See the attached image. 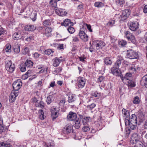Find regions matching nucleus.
<instances>
[{
    "mask_svg": "<svg viewBox=\"0 0 147 147\" xmlns=\"http://www.w3.org/2000/svg\"><path fill=\"white\" fill-rule=\"evenodd\" d=\"M65 102V99L61 100L59 103L55 102L54 106L51 109V116L53 120L58 116V112L60 108L64 106Z\"/></svg>",
    "mask_w": 147,
    "mask_h": 147,
    "instance_id": "1",
    "label": "nucleus"
},
{
    "mask_svg": "<svg viewBox=\"0 0 147 147\" xmlns=\"http://www.w3.org/2000/svg\"><path fill=\"white\" fill-rule=\"evenodd\" d=\"M126 125H128L132 129H134L136 128L137 124V118L134 114L132 115L130 117H127L125 120Z\"/></svg>",
    "mask_w": 147,
    "mask_h": 147,
    "instance_id": "2",
    "label": "nucleus"
},
{
    "mask_svg": "<svg viewBox=\"0 0 147 147\" xmlns=\"http://www.w3.org/2000/svg\"><path fill=\"white\" fill-rule=\"evenodd\" d=\"M5 65L6 69L8 71L11 73L14 71L15 68V65L14 64L12 63L11 61H6L5 62Z\"/></svg>",
    "mask_w": 147,
    "mask_h": 147,
    "instance_id": "3",
    "label": "nucleus"
},
{
    "mask_svg": "<svg viewBox=\"0 0 147 147\" xmlns=\"http://www.w3.org/2000/svg\"><path fill=\"white\" fill-rule=\"evenodd\" d=\"M22 85V83L20 80H17L13 84V87L15 91H18L21 88Z\"/></svg>",
    "mask_w": 147,
    "mask_h": 147,
    "instance_id": "4",
    "label": "nucleus"
},
{
    "mask_svg": "<svg viewBox=\"0 0 147 147\" xmlns=\"http://www.w3.org/2000/svg\"><path fill=\"white\" fill-rule=\"evenodd\" d=\"M128 25L130 29L132 31H136L138 28V24L136 22H130Z\"/></svg>",
    "mask_w": 147,
    "mask_h": 147,
    "instance_id": "5",
    "label": "nucleus"
},
{
    "mask_svg": "<svg viewBox=\"0 0 147 147\" xmlns=\"http://www.w3.org/2000/svg\"><path fill=\"white\" fill-rule=\"evenodd\" d=\"M130 14V13L128 9L123 10L122 15L119 17L120 21H123L125 20Z\"/></svg>",
    "mask_w": 147,
    "mask_h": 147,
    "instance_id": "6",
    "label": "nucleus"
},
{
    "mask_svg": "<svg viewBox=\"0 0 147 147\" xmlns=\"http://www.w3.org/2000/svg\"><path fill=\"white\" fill-rule=\"evenodd\" d=\"M18 94V92H16L15 90H12L9 97V102H14Z\"/></svg>",
    "mask_w": 147,
    "mask_h": 147,
    "instance_id": "7",
    "label": "nucleus"
},
{
    "mask_svg": "<svg viewBox=\"0 0 147 147\" xmlns=\"http://www.w3.org/2000/svg\"><path fill=\"white\" fill-rule=\"evenodd\" d=\"M139 140V137L137 134H133L131 137L130 140V142L131 144L132 145L134 144L136 142H137Z\"/></svg>",
    "mask_w": 147,
    "mask_h": 147,
    "instance_id": "8",
    "label": "nucleus"
},
{
    "mask_svg": "<svg viewBox=\"0 0 147 147\" xmlns=\"http://www.w3.org/2000/svg\"><path fill=\"white\" fill-rule=\"evenodd\" d=\"M94 43L96 46V49L98 50L100 49H102L105 45V43L101 40H97L94 42Z\"/></svg>",
    "mask_w": 147,
    "mask_h": 147,
    "instance_id": "9",
    "label": "nucleus"
},
{
    "mask_svg": "<svg viewBox=\"0 0 147 147\" xmlns=\"http://www.w3.org/2000/svg\"><path fill=\"white\" fill-rule=\"evenodd\" d=\"M79 36L80 38L84 42L88 40V36L83 31L80 30L79 32Z\"/></svg>",
    "mask_w": 147,
    "mask_h": 147,
    "instance_id": "10",
    "label": "nucleus"
},
{
    "mask_svg": "<svg viewBox=\"0 0 147 147\" xmlns=\"http://www.w3.org/2000/svg\"><path fill=\"white\" fill-rule=\"evenodd\" d=\"M78 86L80 88H83L85 85L86 80L84 78H79L78 79Z\"/></svg>",
    "mask_w": 147,
    "mask_h": 147,
    "instance_id": "11",
    "label": "nucleus"
},
{
    "mask_svg": "<svg viewBox=\"0 0 147 147\" xmlns=\"http://www.w3.org/2000/svg\"><path fill=\"white\" fill-rule=\"evenodd\" d=\"M28 34L26 33H24V36H22V37L21 36V34L20 32H16L14 33L13 35V38L15 40H18L19 38H24L25 37H26Z\"/></svg>",
    "mask_w": 147,
    "mask_h": 147,
    "instance_id": "12",
    "label": "nucleus"
},
{
    "mask_svg": "<svg viewBox=\"0 0 147 147\" xmlns=\"http://www.w3.org/2000/svg\"><path fill=\"white\" fill-rule=\"evenodd\" d=\"M73 130V126L71 124L66 125L63 129V132L65 134L70 133Z\"/></svg>",
    "mask_w": 147,
    "mask_h": 147,
    "instance_id": "13",
    "label": "nucleus"
},
{
    "mask_svg": "<svg viewBox=\"0 0 147 147\" xmlns=\"http://www.w3.org/2000/svg\"><path fill=\"white\" fill-rule=\"evenodd\" d=\"M118 67H115L112 68L111 69V73L114 75L116 76H120L121 77V72Z\"/></svg>",
    "mask_w": 147,
    "mask_h": 147,
    "instance_id": "14",
    "label": "nucleus"
},
{
    "mask_svg": "<svg viewBox=\"0 0 147 147\" xmlns=\"http://www.w3.org/2000/svg\"><path fill=\"white\" fill-rule=\"evenodd\" d=\"M61 57H60L59 59L57 57H56L55 59H53V65L55 67H56L59 66L60 63L61 61H64V59H61Z\"/></svg>",
    "mask_w": 147,
    "mask_h": 147,
    "instance_id": "15",
    "label": "nucleus"
},
{
    "mask_svg": "<svg viewBox=\"0 0 147 147\" xmlns=\"http://www.w3.org/2000/svg\"><path fill=\"white\" fill-rule=\"evenodd\" d=\"M55 11L59 15L62 16L66 15L67 13L65 9L61 8L56 9Z\"/></svg>",
    "mask_w": 147,
    "mask_h": 147,
    "instance_id": "16",
    "label": "nucleus"
},
{
    "mask_svg": "<svg viewBox=\"0 0 147 147\" xmlns=\"http://www.w3.org/2000/svg\"><path fill=\"white\" fill-rule=\"evenodd\" d=\"M77 115L76 113L70 112L67 116V119L69 121H73L76 119Z\"/></svg>",
    "mask_w": 147,
    "mask_h": 147,
    "instance_id": "17",
    "label": "nucleus"
},
{
    "mask_svg": "<svg viewBox=\"0 0 147 147\" xmlns=\"http://www.w3.org/2000/svg\"><path fill=\"white\" fill-rule=\"evenodd\" d=\"M45 32H44L43 36L44 37L46 36L47 37H48L51 36V32H52L51 29L49 27L45 29Z\"/></svg>",
    "mask_w": 147,
    "mask_h": 147,
    "instance_id": "18",
    "label": "nucleus"
},
{
    "mask_svg": "<svg viewBox=\"0 0 147 147\" xmlns=\"http://www.w3.org/2000/svg\"><path fill=\"white\" fill-rule=\"evenodd\" d=\"M132 76L131 74L130 73H127L126 74L125 76L123 77L121 76V79L122 81L124 83H127L126 81L129 79H131V77Z\"/></svg>",
    "mask_w": 147,
    "mask_h": 147,
    "instance_id": "19",
    "label": "nucleus"
},
{
    "mask_svg": "<svg viewBox=\"0 0 147 147\" xmlns=\"http://www.w3.org/2000/svg\"><path fill=\"white\" fill-rule=\"evenodd\" d=\"M61 24L62 25L65 26H71L73 25V23L71 22L70 20L68 19H65L64 21L63 22H62Z\"/></svg>",
    "mask_w": 147,
    "mask_h": 147,
    "instance_id": "20",
    "label": "nucleus"
},
{
    "mask_svg": "<svg viewBox=\"0 0 147 147\" xmlns=\"http://www.w3.org/2000/svg\"><path fill=\"white\" fill-rule=\"evenodd\" d=\"M36 27L34 25H27L25 26V30L29 31H32L35 30Z\"/></svg>",
    "mask_w": 147,
    "mask_h": 147,
    "instance_id": "21",
    "label": "nucleus"
},
{
    "mask_svg": "<svg viewBox=\"0 0 147 147\" xmlns=\"http://www.w3.org/2000/svg\"><path fill=\"white\" fill-rule=\"evenodd\" d=\"M91 121V118L89 117H84L82 119V121L84 125H86L88 123Z\"/></svg>",
    "mask_w": 147,
    "mask_h": 147,
    "instance_id": "22",
    "label": "nucleus"
},
{
    "mask_svg": "<svg viewBox=\"0 0 147 147\" xmlns=\"http://www.w3.org/2000/svg\"><path fill=\"white\" fill-rule=\"evenodd\" d=\"M11 45L9 43L7 44L5 47V49L3 50L4 52H6L7 54H9L11 52Z\"/></svg>",
    "mask_w": 147,
    "mask_h": 147,
    "instance_id": "23",
    "label": "nucleus"
},
{
    "mask_svg": "<svg viewBox=\"0 0 147 147\" xmlns=\"http://www.w3.org/2000/svg\"><path fill=\"white\" fill-rule=\"evenodd\" d=\"M117 60L115 63V67L119 68L121 63V60L122 59V58L121 56H119L117 57Z\"/></svg>",
    "mask_w": 147,
    "mask_h": 147,
    "instance_id": "24",
    "label": "nucleus"
},
{
    "mask_svg": "<svg viewBox=\"0 0 147 147\" xmlns=\"http://www.w3.org/2000/svg\"><path fill=\"white\" fill-rule=\"evenodd\" d=\"M34 101L36 102L35 105L36 107L42 108L44 107V104L43 102L40 101L39 102L38 101L36 100V99L35 98H33Z\"/></svg>",
    "mask_w": 147,
    "mask_h": 147,
    "instance_id": "25",
    "label": "nucleus"
},
{
    "mask_svg": "<svg viewBox=\"0 0 147 147\" xmlns=\"http://www.w3.org/2000/svg\"><path fill=\"white\" fill-rule=\"evenodd\" d=\"M127 55H138L140 54V53L136 52L131 49L127 50Z\"/></svg>",
    "mask_w": 147,
    "mask_h": 147,
    "instance_id": "26",
    "label": "nucleus"
},
{
    "mask_svg": "<svg viewBox=\"0 0 147 147\" xmlns=\"http://www.w3.org/2000/svg\"><path fill=\"white\" fill-rule=\"evenodd\" d=\"M11 144L10 142H5L0 143V147H10Z\"/></svg>",
    "mask_w": 147,
    "mask_h": 147,
    "instance_id": "27",
    "label": "nucleus"
},
{
    "mask_svg": "<svg viewBox=\"0 0 147 147\" xmlns=\"http://www.w3.org/2000/svg\"><path fill=\"white\" fill-rule=\"evenodd\" d=\"M141 83L147 87V74L143 77Z\"/></svg>",
    "mask_w": 147,
    "mask_h": 147,
    "instance_id": "28",
    "label": "nucleus"
},
{
    "mask_svg": "<svg viewBox=\"0 0 147 147\" xmlns=\"http://www.w3.org/2000/svg\"><path fill=\"white\" fill-rule=\"evenodd\" d=\"M25 65L27 67H30L33 66V62L30 60H27L25 62Z\"/></svg>",
    "mask_w": 147,
    "mask_h": 147,
    "instance_id": "29",
    "label": "nucleus"
},
{
    "mask_svg": "<svg viewBox=\"0 0 147 147\" xmlns=\"http://www.w3.org/2000/svg\"><path fill=\"white\" fill-rule=\"evenodd\" d=\"M115 2L118 6L120 7H122L125 2L124 0H115Z\"/></svg>",
    "mask_w": 147,
    "mask_h": 147,
    "instance_id": "30",
    "label": "nucleus"
},
{
    "mask_svg": "<svg viewBox=\"0 0 147 147\" xmlns=\"http://www.w3.org/2000/svg\"><path fill=\"white\" fill-rule=\"evenodd\" d=\"M76 99L75 96L72 94H69L68 95V101L69 103L71 102Z\"/></svg>",
    "mask_w": 147,
    "mask_h": 147,
    "instance_id": "31",
    "label": "nucleus"
},
{
    "mask_svg": "<svg viewBox=\"0 0 147 147\" xmlns=\"http://www.w3.org/2000/svg\"><path fill=\"white\" fill-rule=\"evenodd\" d=\"M14 51L16 53H19L20 51V46L17 44L15 43L13 46Z\"/></svg>",
    "mask_w": 147,
    "mask_h": 147,
    "instance_id": "32",
    "label": "nucleus"
},
{
    "mask_svg": "<svg viewBox=\"0 0 147 147\" xmlns=\"http://www.w3.org/2000/svg\"><path fill=\"white\" fill-rule=\"evenodd\" d=\"M127 83L125 84H127L129 87H134L135 86V85L134 82L132 81L131 79H129L126 81Z\"/></svg>",
    "mask_w": 147,
    "mask_h": 147,
    "instance_id": "33",
    "label": "nucleus"
},
{
    "mask_svg": "<svg viewBox=\"0 0 147 147\" xmlns=\"http://www.w3.org/2000/svg\"><path fill=\"white\" fill-rule=\"evenodd\" d=\"M122 113L123 114V117H125L126 119L127 117L129 116V111L124 109H123L122 111Z\"/></svg>",
    "mask_w": 147,
    "mask_h": 147,
    "instance_id": "34",
    "label": "nucleus"
},
{
    "mask_svg": "<svg viewBox=\"0 0 147 147\" xmlns=\"http://www.w3.org/2000/svg\"><path fill=\"white\" fill-rule=\"evenodd\" d=\"M30 72L31 71L30 70H28L25 74L23 75L22 77V78L23 80L26 79L28 76H30Z\"/></svg>",
    "mask_w": 147,
    "mask_h": 147,
    "instance_id": "35",
    "label": "nucleus"
},
{
    "mask_svg": "<svg viewBox=\"0 0 147 147\" xmlns=\"http://www.w3.org/2000/svg\"><path fill=\"white\" fill-rule=\"evenodd\" d=\"M44 113L42 110H39V117L41 120H43L44 119L45 117L44 115Z\"/></svg>",
    "mask_w": 147,
    "mask_h": 147,
    "instance_id": "36",
    "label": "nucleus"
},
{
    "mask_svg": "<svg viewBox=\"0 0 147 147\" xmlns=\"http://www.w3.org/2000/svg\"><path fill=\"white\" fill-rule=\"evenodd\" d=\"M49 4L52 7L55 8L57 5V2L56 0H51L49 2Z\"/></svg>",
    "mask_w": 147,
    "mask_h": 147,
    "instance_id": "37",
    "label": "nucleus"
},
{
    "mask_svg": "<svg viewBox=\"0 0 147 147\" xmlns=\"http://www.w3.org/2000/svg\"><path fill=\"white\" fill-rule=\"evenodd\" d=\"M53 100V96L51 95L49 96L47 98L46 102L48 104H49Z\"/></svg>",
    "mask_w": 147,
    "mask_h": 147,
    "instance_id": "38",
    "label": "nucleus"
},
{
    "mask_svg": "<svg viewBox=\"0 0 147 147\" xmlns=\"http://www.w3.org/2000/svg\"><path fill=\"white\" fill-rule=\"evenodd\" d=\"M45 29L43 27L39 26L36 27V29L41 33L43 34Z\"/></svg>",
    "mask_w": 147,
    "mask_h": 147,
    "instance_id": "39",
    "label": "nucleus"
},
{
    "mask_svg": "<svg viewBox=\"0 0 147 147\" xmlns=\"http://www.w3.org/2000/svg\"><path fill=\"white\" fill-rule=\"evenodd\" d=\"M74 126L77 129L80 128V124L79 120H76L75 121Z\"/></svg>",
    "mask_w": 147,
    "mask_h": 147,
    "instance_id": "40",
    "label": "nucleus"
},
{
    "mask_svg": "<svg viewBox=\"0 0 147 147\" xmlns=\"http://www.w3.org/2000/svg\"><path fill=\"white\" fill-rule=\"evenodd\" d=\"M105 63L107 65H111L112 63V61L110 59L109 57H107L104 60Z\"/></svg>",
    "mask_w": 147,
    "mask_h": 147,
    "instance_id": "41",
    "label": "nucleus"
},
{
    "mask_svg": "<svg viewBox=\"0 0 147 147\" xmlns=\"http://www.w3.org/2000/svg\"><path fill=\"white\" fill-rule=\"evenodd\" d=\"M140 100L139 97L138 96L135 97L134 98V100L133 101V102L134 104H138L139 103Z\"/></svg>",
    "mask_w": 147,
    "mask_h": 147,
    "instance_id": "42",
    "label": "nucleus"
},
{
    "mask_svg": "<svg viewBox=\"0 0 147 147\" xmlns=\"http://www.w3.org/2000/svg\"><path fill=\"white\" fill-rule=\"evenodd\" d=\"M54 52V51L52 50L51 49H49L45 50L44 51V54L46 55H51L53 54Z\"/></svg>",
    "mask_w": 147,
    "mask_h": 147,
    "instance_id": "43",
    "label": "nucleus"
},
{
    "mask_svg": "<svg viewBox=\"0 0 147 147\" xmlns=\"http://www.w3.org/2000/svg\"><path fill=\"white\" fill-rule=\"evenodd\" d=\"M51 24L49 19L45 20L43 23V24L45 26H50Z\"/></svg>",
    "mask_w": 147,
    "mask_h": 147,
    "instance_id": "44",
    "label": "nucleus"
},
{
    "mask_svg": "<svg viewBox=\"0 0 147 147\" xmlns=\"http://www.w3.org/2000/svg\"><path fill=\"white\" fill-rule=\"evenodd\" d=\"M135 144V145L132 147H143V144L140 141L136 142Z\"/></svg>",
    "mask_w": 147,
    "mask_h": 147,
    "instance_id": "45",
    "label": "nucleus"
},
{
    "mask_svg": "<svg viewBox=\"0 0 147 147\" xmlns=\"http://www.w3.org/2000/svg\"><path fill=\"white\" fill-rule=\"evenodd\" d=\"M104 4L100 2H97L95 3L94 5L96 7H100L104 6Z\"/></svg>",
    "mask_w": 147,
    "mask_h": 147,
    "instance_id": "46",
    "label": "nucleus"
},
{
    "mask_svg": "<svg viewBox=\"0 0 147 147\" xmlns=\"http://www.w3.org/2000/svg\"><path fill=\"white\" fill-rule=\"evenodd\" d=\"M34 36L33 34H31L28 36L25 40L28 42H30L32 40H33Z\"/></svg>",
    "mask_w": 147,
    "mask_h": 147,
    "instance_id": "47",
    "label": "nucleus"
},
{
    "mask_svg": "<svg viewBox=\"0 0 147 147\" xmlns=\"http://www.w3.org/2000/svg\"><path fill=\"white\" fill-rule=\"evenodd\" d=\"M126 44V42L124 40H121L119 43V46L121 47H124L125 46Z\"/></svg>",
    "mask_w": 147,
    "mask_h": 147,
    "instance_id": "48",
    "label": "nucleus"
},
{
    "mask_svg": "<svg viewBox=\"0 0 147 147\" xmlns=\"http://www.w3.org/2000/svg\"><path fill=\"white\" fill-rule=\"evenodd\" d=\"M125 36L128 39H129L132 36L131 34L129 31H127L125 33Z\"/></svg>",
    "mask_w": 147,
    "mask_h": 147,
    "instance_id": "49",
    "label": "nucleus"
},
{
    "mask_svg": "<svg viewBox=\"0 0 147 147\" xmlns=\"http://www.w3.org/2000/svg\"><path fill=\"white\" fill-rule=\"evenodd\" d=\"M67 30L71 34H72L75 32L74 28L70 26H69L68 28H67Z\"/></svg>",
    "mask_w": 147,
    "mask_h": 147,
    "instance_id": "50",
    "label": "nucleus"
},
{
    "mask_svg": "<svg viewBox=\"0 0 147 147\" xmlns=\"http://www.w3.org/2000/svg\"><path fill=\"white\" fill-rule=\"evenodd\" d=\"M130 38L128 40H129L131 41L133 43L135 44L136 43V40L135 38V37L133 35H132Z\"/></svg>",
    "mask_w": 147,
    "mask_h": 147,
    "instance_id": "51",
    "label": "nucleus"
},
{
    "mask_svg": "<svg viewBox=\"0 0 147 147\" xmlns=\"http://www.w3.org/2000/svg\"><path fill=\"white\" fill-rule=\"evenodd\" d=\"M96 105L94 103H92L90 105H88L87 106V109L91 110L94 108L95 106Z\"/></svg>",
    "mask_w": 147,
    "mask_h": 147,
    "instance_id": "52",
    "label": "nucleus"
},
{
    "mask_svg": "<svg viewBox=\"0 0 147 147\" xmlns=\"http://www.w3.org/2000/svg\"><path fill=\"white\" fill-rule=\"evenodd\" d=\"M90 129L89 127L87 126H84L82 128V130L84 132H87L89 131Z\"/></svg>",
    "mask_w": 147,
    "mask_h": 147,
    "instance_id": "53",
    "label": "nucleus"
},
{
    "mask_svg": "<svg viewBox=\"0 0 147 147\" xmlns=\"http://www.w3.org/2000/svg\"><path fill=\"white\" fill-rule=\"evenodd\" d=\"M62 68L61 67H58L56 68L55 70L54 71V72L55 73H58L61 71Z\"/></svg>",
    "mask_w": 147,
    "mask_h": 147,
    "instance_id": "54",
    "label": "nucleus"
},
{
    "mask_svg": "<svg viewBox=\"0 0 147 147\" xmlns=\"http://www.w3.org/2000/svg\"><path fill=\"white\" fill-rule=\"evenodd\" d=\"M105 79V77L102 76L100 77L98 79V81L100 82H102Z\"/></svg>",
    "mask_w": 147,
    "mask_h": 147,
    "instance_id": "55",
    "label": "nucleus"
},
{
    "mask_svg": "<svg viewBox=\"0 0 147 147\" xmlns=\"http://www.w3.org/2000/svg\"><path fill=\"white\" fill-rule=\"evenodd\" d=\"M20 70L22 72H23L26 70V67L23 65H22L20 66Z\"/></svg>",
    "mask_w": 147,
    "mask_h": 147,
    "instance_id": "56",
    "label": "nucleus"
},
{
    "mask_svg": "<svg viewBox=\"0 0 147 147\" xmlns=\"http://www.w3.org/2000/svg\"><path fill=\"white\" fill-rule=\"evenodd\" d=\"M28 52L29 51L28 48L27 47L25 48L24 49L23 51V54L25 55L28 54Z\"/></svg>",
    "mask_w": 147,
    "mask_h": 147,
    "instance_id": "57",
    "label": "nucleus"
},
{
    "mask_svg": "<svg viewBox=\"0 0 147 147\" xmlns=\"http://www.w3.org/2000/svg\"><path fill=\"white\" fill-rule=\"evenodd\" d=\"M86 25L87 26V27L88 30L89 31L91 32H92V30L91 29V27L90 25L86 24Z\"/></svg>",
    "mask_w": 147,
    "mask_h": 147,
    "instance_id": "58",
    "label": "nucleus"
},
{
    "mask_svg": "<svg viewBox=\"0 0 147 147\" xmlns=\"http://www.w3.org/2000/svg\"><path fill=\"white\" fill-rule=\"evenodd\" d=\"M48 69V67H46L44 68V69H42L39 71L40 73H43L45 71H47Z\"/></svg>",
    "mask_w": 147,
    "mask_h": 147,
    "instance_id": "59",
    "label": "nucleus"
},
{
    "mask_svg": "<svg viewBox=\"0 0 147 147\" xmlns=\"http://www.w3.org/2000/svg\"><path fill=\"white\" fill-rule=\"evenodd\" d=\"M4 130L3 126L1 124H0V133L3 132Z\"/></svg>",
    "mask_w": 147,
    "mask_h": 147,
    "instance_id": "60",
    "label": "nucleus"
},
{
    "mask_svg": "<svg viewBox=\"0 0 147 147\" xmlns=\"http://www.w3.org/2000/svg\"><path fill=\"white\" fill-rule=\"evenodd\" d=\"M143 11L145 13H147V5H146L144 7Z\"/></svg>",
    "mask_w": 147,
    "mask_h": 147,
    "instance_id": "61",
    "label": "nucleus"
},
{
    "mask_svg": "<svg viewBox=\"0 0 147 147\" xmlns=\"http://www.w3.org/2000/svg\"><path fill=\"white\" fill-rule=\"evenodd\" d=\"M115 21L114 20H111V21L109 22V25H110L112 26L113 25V24H115Z\"/></svg>",
    "mask_w": 147,
    "mask_h": 147,
    "instance_id": "62",
    "label": "nucleus"
},
{
    "mask_svg": "<svg viewBox=\"0 0 147 147\" xmlns=\"http://www.w3.org/2000/svg\"><path fill=\"white\" fill-rule=\"evenodd\" d=\"M80 60L81 61H84V59H86L85 57H84V56L81 57H78Z\"/></svg>",
    "mask_w": 147,
    "mask_h": 147,
    "instance_id": "63",
    "label": "nucleus"
},
{
    "mask_svg": "<svg viewBox=\"0 0 147 147\" xmlns=\"http://www.w3.org/2000/svg\"><path fill=\"white\" fill-rule=\"evenodd\" d=\"M79 40L78 38L76 37H74L73 38V41L75 42H76Z\"/></svg>",
    "mask_w": 147,
    "mask_h": 147,
    "instance_id": "64",
    "label": "nucleus"
}]
</instances>
